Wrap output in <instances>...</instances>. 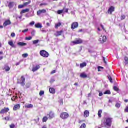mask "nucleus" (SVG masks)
Masks as SVG:
<instances>
[{"label": "nucleus", "mask_w": 128, "mask_h": 128, "mask_svg": "<svg viewBox=\"0 0 128 128\" xmlns=\"http://www.w3.org/2000/svg\"><path fill=\"white\" fill-rule=\"evenodd\" d=\"M11 36H12V38H14V37L16 36V34H14V33H12V34H11Z\"/></svg>", "instance_id": "6e6d98bb"}, {"label": "nucleus", "mask_w": 128, "mask_h": 128, "mask_svg": "<svg viewBox=\"0 0 128 128\" xmlns=\"http://www.w3.org/2000/svg\"><path fill=\"white\" fill-rule=\"evenodd\" d=\"M26 88H30V83H28L26 86Z\"/></svg>", "instance_id": "37998d69"}, {"label": "nucleus", "mask_w": 128, "mask_h": 128, "mask_svg": "<svg viewBox=\"0 0 128 128\" xmlns=\"http://www.w3.org/2000/svg\"><path fill=\"white\" fill-rule=\"evenodd\" d=\"M64 13V10H59L58 11V14H62Z\"/></svg>", "instance_id": "4c0bfd02"}, {"label": "nucleus", "mask_w": 128, "mask_h": 128, "mask_svg": "<svg viewBox=\"0 0 128 128\" xmlns=\"http://www.w3.org/2000/svg\"><path fill=\"white\" fill-rule=\"evenodd\" d=\"M24 8V4H22V5H19L18 6V8H19V10H20L22 8Z\"/></svg>", "instance_id": "ea45409f"}, {"label": "nucleus", "mask_w": 128, "mask_h": 128, "mask_svg": "<svg viewBox=\"0 0 128 128\" xmlns=\"http://www.w3.org/2000/svg\"><path fill=\"white\" fill-rule=\"evenodd\" d=\"M59 102L61 106H62V104H64V100H60Z\"/></svg>", "instance_id": "c03bdc74"}, {"label": "nucleus", "mask_w": 128, "mask_h": 128, "mask_svg": "<svg viewBox=\"0 0 128 128\" xmlns=\"http://www.w3.org/2000/svg\"><path fill=\"white\" fill-rule=\"evenodd\" d=\"M46 26H50V23H47Z\"/></svg>", "instance_id": "338daca9"}, {"label": "nucleus", "mask_w": 128, "mask_h": 128, "mask_svg": "<svg viewBox=\"0 0 128 128\" xmlns=\"http://www.w3.org/2000/svg\"><path fill=\"white\" fill-rule=\"evenodd\" d=\"M26 40H32V36L26 37Z\"/></svg>", "instance_id": "c9c22d12"}, {"label": "nucleus", "mask_w": 128, "mask_h": 128, "mask_svg": "<svg viewBox=\"0 0 128 128\" xmlns=\"http://www.w3.org/2000/svg\"><path fill=\"white\" fill-rule=\"evenodd\" d=\"M84 104H88V102H86V101L84 102Z\"/></svg>", "instance_id": "774afa93"}, {"label": "nucleus", "mask_w": 128, "mask_h": 128, "mask_svg": "<svg viewBox=\"0 0 128 128\" xmlns=\"http://www.w3.org/2000/svg\"><path fill=\"white\" fill-rule=\"evenodd\" d=\"M126 20V16L125 15H122L121 16V20Z\"/></svg>", "instance_id": "a18cd8bd"}, {"label": "nucleus", "mask_w": 128, "mask_h": 128, "mask_svg": "<svg viewBox=\"0 0 128 128\" xmlns=\"http://www.w3.org/2000/svg\"><path fill=\"white\" fill-rule=\"evenodd\" d=\"M4 70L6 71V72H10V68L8 66V65H5L4 66Z\"/></svg>", "instance_id": "f3484780"}, {"label": "nucleus", "mask_w": 128, "mask_h": 128, "mask_svg": "<svg viewBox=\"0 0 128 128\" xmlns=\"http://www.w3.org/2000/svg\"><path fill=\"white\" fill-rule=\"evenodd\" d=\"M48 120V117L45 116L43 118L42 121L43 122H46Z\"/></svg>", "instance_id": "bb28decb"}, {"label": "nucleus", "mask_w": 128, "mask_h": 128, "mask_svg": "<svg viewBox=\"0 0 128 128\" xmlns=\"http://www.w3.org/2000/svg\"><path fill=\"white\" fill-rule=\"evenodd\" d=\"M80 78H88V75L86 72H83L80 74Z\"/></svg>", "instance_id": "4468645a"}, {"label": "nucleus", "mask_w": 128, "mask_h": 128, "mask_svg": "<svg viewBox=\"0 0 128 128\" xmlns=\"http://www.w3.org/2000/svg\"><path fill=\"white\" fill-rule=\"evenodd\" d=\"M41 32H44V33L46 32V30H41Z\"/></svg>", "instance_id": "69168bd1"}, {"label": "nucleus", "mask_w": 128, "mask_h": 128, "mask_svg": "<svg viewBox=\"0 0 128 128\" xmlns=\"http://www.w3.org/2000/svg\"><path fill=\"white\" fill-rule=\"evenodd\" d=\"M18 84H20L22 86H26V78L24 76L21 77L20 81L18 80Z\"/></svg>", "instance_id": "f03ea898"}, {"label": "nucleus", "mask_w": 128, "mask_h": 128, "mask_svg": "<svg viewBox=\"0 0 128 128\" xmlns=\"http://www.w3.org/2000/svg\"><path fill=\"white\" fill-rule=\"evenodd\" d=\"M8 44L9 46H12V48H16V46L14 44V42H12V40L9 42Z\"/></svg>", "instance_id": "dca6fc26"}, {"label": "nucleus", "mask_w": 128, "mask_h": 128, "mask_svg": "<svg viewBox=\"0 0 128 128\" xmlns=\"http://www.w3.org/2000/svg\"><path fill=\"white\" fill-rule=\"evenodd\" d=\"M103 61L104 62L105 64H108V63L106 62V58L104 57H103Z\"/></svg>", "instance_id": "5fc2aeb1"}, {"label": "nucleus", "mask_w": 128, "mask_h": 128, "mask_svg": "<svg viewBox=\"0 0 128 128\" xmlns=\"http://www.w3.org/2000/svg\"><path fill=\"white\" fill-rule=\"evenodd\" d=\"M90 96H92V93H90L88 94V100H90Z\"/></svg>", "instance_id": "4d7b16f0"}, {"label": "nucleus", "mask_w": 128, "mask_h": 128, "mask_svg": "<svg viewBox=\"0 0 128 128\" xmlns=\"http://www.w3.org/2000/svg\"><path fill=\"white\" fill-rule=\"evenodd\" d=\"M35 28H42V25L40 23H38L35 24Z\"/></svg>", "instance_id": "412c9836"}, {"label": "nucleus", "mask_w": 128, "mask_h": 128, "mask_svg": "<svg viewBox=\"0 0 128 128\" xmlns=\"http://www.w3.org/2000/svg\"><path fill=\"white\" fill-rule=\"evenodd\" d=\"M116 107L117 108H120V103H116Z\"/></svg>", "instance_id": "a19ab883"}, {"label": "nucleus", "mask_w": 128, "mask_h": 128, "mask_svg": "<svg viewBox=\"0 0 128 128\" xmlns=\"http://www.w3.org/2000/svg\"><path fill=\"white\" fill-rule=\"evenodd\" d=\"M60 116L62 120H68L70 117V114L67 112H64L60 114Z\"/></svg>", "instance_id": "20e7f679"}, {"label": "nucleus", "mask_w": 128, "mask_h": 128, "mask_svg": "<svg viewBox=\"0 0 128 128\" xmlns=\"http://www.w3.org/2000/svg\"><path fill=\"white\" fill-rule=\"evenodd\" d=\"M49 92L50 94H56V90L54 88H50L49 90Z\"/></svg>", "instance_id": "4be33fe9"}, {"label": "nucleus", "mask_w": 128, "mask_h": 128, "mask_svg": "<svg viewBox=\"0 0 128 128\" xmlns=\"http://www.w3.org/2000/svg\"><path fill=\"white\" fill-rule=\"evenodd\" d=\"M62 32H64L62 30L57 32L56 36H62Z\"/></svg>", "instance_id": "393cba45"}, {"label": "nucleus", "mask_w": 128, "mask_h": 128, "mask_svg": "<svg viewBox=\"0 0 128 128\" xmlns=\"http://www.w3.org/2000/svg\"><path fill=\"white\" fill-rule=\"evenodd\" d=\"M10 116L5 118L6 120H10Z\"/></svg>", "instance_id": "603ef678"}, {"label": "nucleus", "mask_w": 128, "mask_h": 128, "mask_svg": "<svg viewBox=\"0 0 128 128\" xmlns=\"http://www.w3.org/2000/svg\"><path fill=\"white\" fill-rule=\"evenodd\" d=\"M18 46H28V44L26 43L20 42L18 43Z\"/></svg>", "instance_id": "6ab92c4d"}, {"label": "nucleus", "mask_w": 128, "mask_h": 128, "mask_svg": "<svg viewBox=\"0 0 128 128\" xmlns=\"http://www.w3.org/2000/svg\"><path fill=\"white\" fill-rule=\"evenodd\" d=\"M23 58H28V54H24L22 55Z\"/></svg>", "instance_id": "de8ad7c7"}, {"label": "nucleus", "mask_w": 128, "mask_h": 128, "mask_svg": "<svg viewBox=\"0 0 128 128\" xmlns=\"http://www.w3.org/2000/svg\"><path fill=\"white\" fill-rule=\"evenodd\" d=\"M82 44V40L79 39L76 41H74L71 43V46H76V44Z\"/></svg>", "instance_id": "423d86ee"}, {"label": "nucleus", "mask_w": 128, "mask_h": 128, "mask_svg": "<svg viewBox=\"0 0 128 128\" xmlns=\"http://www.w3.org/2000/svg\"><path fill=\"white\" fill-rule=\"evenodd\" d=\"M40 42V40H35L34 41L32 42V44H33L35 45V44H38V43Z\"/></svg>", "instance_id": "cd10ccee"}, {"label": "nucleus", "mask_w": 128, "mask_h": 128, "mask_svg": "<svg viewBox=\"0 0 128 128\" xmlns=\"http://www.w3.org/2000/svg\"><path fill=\"white\" fill-rule=\"evenodd\" d=\"M12 24V22L10 20H6L3 24V28H6L8 26H10Z\"/></svg>", "instance_id": "0eeeda50"}, {"label": "nucleus", "mask_w": 128, "mask_h": 128, "mask_svg": "<svg viewBox=\"0 0 128 128\" xmlns=\"http://www.w3.org/2000/svg\"><path fill=\"white\" fill-rule=\"evenodd\" d=\"M124 64H125V66H128V61H125Z\"/></svg>", "instance_id": "0e129e2a"}, {"label": "nucleus", "mask_w": 128, "mask_h": 128, "mask_svg": "<svg viewBox=\"0 0 128 128\" xmlns=\"http://www.w3.org/2000/svg\"><path fill=\"white\" fill-rule=\"evenodd\" d=\"M28 29H26L22 31V32H28Z\"/></svg>", "instance_id": "13d9d810"}, {"label": "nucleus", "mask_w": 128, "mask_h": 128, "mask_svg": "<svg viewBox=\"0 0 128 128\" xmlns=\"http://www.w3.org/2000/svg\"><path fill=\"white\" fill-rule=\"evenodd\" d=\"M56 82V79L54 78H52L50 80V84H54Z\"/></svg>", "instance_id": "f704fd0d"}, {"label": "nucleus", "mask_w": 128, "mask_h": 128, "mask_svg": "<svg viewBox=\"0 0 128 128\" xmlns=\"http://www.w3.org/2000/svg\"><path fill=\"white\" fill-rule=\"evenodd\" d=\"M62 10H64V12H68V8H66V7H64Z\"/></svg>", "instance_id": "72a5a7b5"}, {"label": "nucleus", "mask_w": 128, "mask_h": 128, "mask_svg": "<svg viewBox=\"0 0 128 128\" xmlns=\"http://www.w3.org/2000/svg\"><path fill=\"white\" fill-rule=\"evenodd\" d=\"M108 80H109L110 82H111V84H112V76H108Z\"/></svg>", "instance_id": "473e14b6"}, {"label": "nucleus", "mask_w": 128, "mask_h": 128, "mask_svg": "<svg viewBox=\"0 0 128 128\" xmlns=\"http://www.w3.org/2000/svg\"><path fill=\"white\" fill-rule=\"evenodd\" d=\"M114 12V7L111 6L108 10V14H112V12Z\"/></svg>", "instance_id": "9b49d317"}, {"label": "nucleus", "mask_w": 128, "mask_h": 128, "mask_svg": "<svg viewBox=\"0 0 128 128\" xmlns=\"http://www.w3.org/2000/svg\"><path fill=\"white\" fill-rule=\"evenodd\" d=\"M124 60L125 62H128V57H125Z\"/></svg>", "instance_id": "680f3d73"}, {"label": "nucleus", "mask_w": 128, "mask_h": 128, "mask_svg": "<svg viewBox=\"0 0 128 128\" xmlns=\"http://www.w3.org/2000/svg\"><path fill=\"white\" fill-rule=\"evenodd\" d=\"M125 112H128V106H127L125 109Z\"/></svg>", "instance_id": "e2e57ef3"}, {"label": "nucleus", "mask_w": 128, "mask_h": 128, "mask_svg": "<svg viewBox=\"0 0 128 128\" xmlns=\"http://www.w3.org/2000/svg\"><path fill=\"white\" fill-rule=\"evenodd\" d=\"M14 4H16L14 2H10L8 4L9 8L10 9L12 8L14 6Z\"/></svg>", "instance_id": "2eb2a0df"}, {"label": "nucleus", "mask_w": 128, "mask_h": 128, "mask_svg": "<svg viewBox=\"0 0 128 128\" xmlns=\"http://www.w3.org/2000/svg\"><path fill=\"white\" fill-rule=\"evenodd\" d=\"M31 34L33 36H34V34H36V30H33L31 33Z\"/></svg>", "instance_id": "3c124183"}, {"label": "nucleus", "mask_w": 128, "mask_h": 128, "mask_svg": "<svg viewBox=\"0 0 128 128\" xmlns=\"http://www.w3.org/2000/svg\"><path fill=\"white\" fill-rule=\"evenodd\" d=\"M25 108H34V105L32 104H28V105H26Z\"/></svg>", "instance_id": "5701e85b"}, {"label": "nucleus", "mask_w": 128, "mask_h": 128, "mask_svg": "<svg viewBox=\"0 0 128 128\" xmlns=\"http://www.w3.org/2000/svg\"><path fill=\"white\" fill-rule=\"evenodd\" d=\"M40 66H37L36 67H34L32 68V72H36V70H40Z\"/></svg>", "instance_id": "aec40b11"}, {"label": "nucleus", "mask_w": 128, "mask_h": 128, "mask_svg": "<svg viewBox=\"0 0 128 128\" xmlns=\"http://www.w3.org/2000/svg\"><path fill=\"white\" fill-rule=\"evenodd\" d=\"M10 128H15L16 125L14 124H12L10 126Z\"/></svg>", "instance_id": "49530a36"}, {"label": "nucleus", "mask_w": 128, "mask_h": 128, "mask_svg": "<svg viewBox=\"0 0 128 128\" xmlns=\"http://www.w3.org/2000/svg\"><path fill=\"white\" fill-rule=\"evenodd\" d=\"M36 22H32L30 24V26H34Z\"/></svg>", "instance_id": "864d4df0"}, {"label": "nucleus", "mask_w": 128, "mask_h": 128, "mask_svg": "<svg viewBox=\"0 0 128 128\" xmlns=\"http://www.w3.org/2000/svg\"><path fill=\"white\" fill-rule=\"evenodd\" d=\"M104 96V94H102V92H100L99 94V96Z\"/></svg>", "instance_id": "052dcab7"}, {"label": "nucleus", "mask_w": 128, "mask_h": 128, "mask_svg": "<svg viewBox=\"0 0 128 128\" xmlns=\"http://www.w3.org/2000/svg\"><path fill=\"white\" fill-rule=\"evenodd\" d=\"M80 128H86V124H83Z\"/></svg>", "instance_id": "58836bf2"}, {"label": "nucleus", "mask_w": 128, "mask_h": 128, "mask_svg": "<svg viewBox=\"0 0 128 128\" xmlns=\"http://www.w3.org/2000/svg\"><path fill=\"white\" fill-rule=\"evenodd\" d=\"M46 10H40L37 12V14L38 16H40L42 14H46Z\"/></svg>", "instance_id": "f8f14e48"}, {"label": "nucleus", "mask_w": 128, "mask_h": 128, "mask_svg": "<svg viewBox=\"0 0 128 128\" xmlns=\"http://www.w3.org/2000/svg\"><path fill=\"white\" fill-rule=\"evenodd\" d=\"M85 66H86V62H84L82 64H80V68H84Z\"/></svg>", "instance_id": "b1692460"}, {"label": "nucleus", "mask_w": 128, "mask_h": 128, "mask_svg": "<svg viewBox=\"0 0 128 128\" xmlns=\"http://www.w3.org/2000/svg\"><path fill=\"white\" fill-rule=\"evenodd\" d=\"M114 90H115V92H118V90H120V89L118 87H116V86H114Z\"/></svg>", "instance_id": "e433bc0d"}, {"label": "nucleus", "mask_w": 128, "mask_h": 128, "mask_svg": "<svg viewBox=\"0 0 128 128\" xmlns=\"http://www.w3.org/2000/svg\"><path fill=\"white\" fill-rule=\"evenodd\" d=\"M104 70V68L98 66V72H102V70Z\"/></svg>", "instance_id": "09e8293b"}, {"label": "nucleus", "mask_w": 128, "mask_h": 128, "mask_svg": "<svg viewBox=\"0 0 128 128\" xmlns=\"http://www.w3.org/2000/svg\"><path fill=\"white\" fill-rule=\"evenodd\" d=\"M78 28V24L77 22H74L72 24L71 26L72 30H76V28Z\"/></svg>", "instance_id": "6e6552de"}, {"label": "nucleus", "mask_w": 128, "mask_h": 128, "mask_svg": "<svg viewBox=\"0 0 128 128\" xmlns=\"http://www.w3.org/2000/svg\"><path fill=\"white\" fill-rule=\"evenodd\" d=\"M62 26V23L59 22L55 25V28H58L59 26Z\"/></svg>", "instance_id": "2f4dec72"}, {"label": "nucleus", "mask_w": 128, "mask_h": 128, "mask_svg": "<svg viewBox=\"0 0 128 128\" xmlns=\"http://www.w3.org/2000/svg\"><path fill=\"white\" fill-rule=\"evenodd\" d=\"M100 42L101 44H104L106 42V36H104L103 37H100Z\"/></svg>", "instance_id": "1a4fd4ad"}, {"label": "nucleus", "mask_w": 128, "mask_h": 128, "mask_svg": "<svg viewBox=\"0 0 128 128\" xmlns=\"http://www.w3.org/2000/svg\"><path fill=\"white\" fill-rule=\"evenodd\" d=\"M30 12V9L24 10L21 12V14H26V12Z\"/></svg>", "instance_id": "a878e982"}, {"label": "nucleus", "mask_w": 128, "mask_h": 128, "mask_svg": "<svg viewBox=\"0 0 128 128\" xmlns=\"http://www.w3.org/2000/svg\"><path fill=\"white\" fill-rule=\"evenodd\" d=\"M56 70H54L52 72L51 74H56Z\"/></svg>", "instance_id": "bf43d9fd"}, {"label": "nucleus", "mask_w": 128, "mask_h": 128, "mask_svg": "<svg viewBox=\"0 0 128 128\" xmlns=\"http://www.w3.org/2000/svg\"><path fill=\"white\" fill-rule=\"evenodd\" d=\"M31 3H32V1H29L28 2L24 3L23 4L24 7V6H28V4H30Z\"/></svg>", "instance_id": "c756f323"}, {"label": "nucleus", "mask_w": 128, "mask_h": 128, "mask_svg": "<svg viewBox=\"0 0 128 128\" xmlns=\"http://www.w3.org/2000/svg\"><path fill=\"white\" fill-rule=\"evenodd\" d=\"M100 27L103 30L104 32H106V29L104 28V25L100 24Z\"/></svg>", "instance_id": "8fccbe9b"}, {"label": "nucleus", "mask_w": 128, "mask_h": 128, "mask_svg": "<svg viewBox=\"0 0 128 128\" xmlns=\"http://www.w3.org/2000/svg\"><path fill=\"white\" fill-rule=\"evenodd\" d=\"M10 112V108H4L0 111V114H6V112Z\"/></svg>", "instance_id": "9d476101"}, {"label": "nucleus", "mask_w": 128, "mask_h": 128, "mask_svg": "<svg viewBox=\"0 0 128 128\" xmlns=\"http://www.w3.org/2000/svg\"><path fill=\"white\" fill-rule=\"evenodd\" d=\"M84 118H88L90 116V112L88 110H86L84 112Z\"/></svg>", "instance_id": "a211bd4d"}, {"label": "nucleus", "mask_w": 128, "mask_h": 128, "mask_svg": "<svg viewBox=\"0 0 128 128\" xmlns=\"http://www.w3.org/2000/svg\"><path fill=\"white\" fill-rule=\"evenodd\" d=\"M40 55L41 56H42L43 58H48L50 56V54L48 52L44 50H42L40 52Z\"/></svg>", "instance_id": "7ed1b4c3"}, {"label": "nucleus", "mask_w": 128, "mask_h": 128, "mask_svg": "<svg viewBox=\"0 0 128 128\" xmlns=\"http://www.w3.org/2000/svg\"><path fill=\"white\" fill-rule=\"evenodd\" d=\"M20 104H18L14 106L13 110L16 112L18 110H20Z\"/></svg>", "instance_id": "ddd939ff"}, {"label": "nucleus", "mask_w": 128, "mask_h": 128, "mask_svg": "<svg viewBox=\"0 0 128 128\" xmlns=\"http://www.w3.org/2000/svg\"><path fill=\"white\" fill-rule=\"evenodd\" d=\"M102 110H100L98 112L99 118H102Z\"/></svg>", "instance_id": "7c9ffc66"}, {"label": "nucleus", "mask_w": 128, "mask_h": 128, "mask_svg": "<svg viewBox=\"0 0 128 128\" xmlns=\"http://www.w3.org/2000/svg\"><path fill=\"white\" fill-rule=\"evenodd\" d=\"M104 94H112V92H110V90H107L104 92Z\"/></svg>", "instance_id": "c85d7f7f"}, {"label": "nucleus", "mask_w": 128, "mask_h": 128, "mask_svg": "<svg viewBox=\"0 0 128 128\" xmlns=\"http://www.w3.org/2000/svg\"><path fill=\"white\" fill-rule=\"evenodd\" d=\"M44 91H40V96H44Z\"/></svg>", "instance_id": "79ce46f5"}, {"label": "nucleus", "mask_w": 128, "mask_h": 128, "mask_svg": "<svg viewBox=\"0 0 128 128\" xmlns=\"http://www.w3.org/2000/svg\"><path fill=\"white\" fill-rule=\"evenodd\" d=\"M113 120L114 119L110 117L105 118L104 119V120H102V122L104 125L105 128H112Z\"/></svg>", "instance_id": "f257e3e1"}, {"label": "nucleus", "mask_w": 128, "mask_h": 128, "mask_svg": "<svg viewBox=\"0 0 128 128\" xmlns=\"http://www.w3.org/2000/svg\"><path fill=\"white\" fill-rule=\"evenodd\" d=\"M47 116L48 120H52V118H56V114L54 112L51 111L48 113Z\"/></svg>", "instance_id": "39448f33"}]
</instances>
